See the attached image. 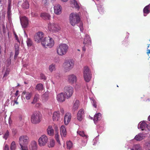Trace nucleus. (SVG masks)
Listing matches in <instances>:
<instances>
[{"mask_svg":"<svg viewBox=\"0 0 150 150\" xmlns=\"http://www.w3.org/2000/svg\"><path fill=\"white\" fill-rule=\"evenodd\" d=\"M44 35L41 32H39L37 33L34 37L35 41L38 43L41 42L42 44V42L44 41L43 39Z\"/></svg>","mask_w":150,"mask_h":150,"instance_id":"f8f14e48","label":"nucleus"},{"mask_svg":"<svg viewBox=\"0 0 150 150\" xmlns=\"http://www.w3.org/2000/svg\"><path fill=\"white\" fill-rule=\"evenodd\" d=\"M38 145L36 142L33 141L31 142L29 146L30 149L32 150H37Z\"/></svg>","mask_w":150,"mask_h":150,"instance_id":"4be33fe9","label":"nucleus"},{"mask_svg":"<svg viewBox=\"0 0 150 150\" xmlns=\"http://www.w3.org/2000/svg\"><path fill=\"white\" fill-rule=\"evenodd\" d=\"M60 113L59 111L54 112L52 115V119L54 121H57L59 120L60 118Z\"/></svg>","mask_w":150,"mask_h":150,"instance_id":"aec40b11","label":"nucleus"},{"mask_svg":"<svg viewBox=\"0 0 150 150\" xmlns=\"http://www.w3.org/2000/svg\"><path fill=\"white\" fill-rule=\"evenodd\" d=\"M14 47L15 50V58L17 57L19 53V48L18 45L16 44L15 45Z\"/></svg>","mask_w":150,"mask_h":150,"instance_id":"72a5a7b5","label":"nucleus"},{"mask_svg":"<svg viewBox=\"0 0 150 150\" xmlns=\"http://www.w3.org/2000/svg\"><path fill=\"white\" fill-rule=\"evenodd\" d=\"M66 144L67 149H71L73 146V143L70 141H67L66 142Z\"/></svg>","mask_w":150,"mask_h":150,"instance_id":"f704fd0d","label":"nucleus"},{"mask_svg":"<svg viewBox=\"0 0 150 150\" xmlns=\"http://www.w3.org/2000/svg\"><path fill=\"white\" fill-rule=\"evenodd\" d=\"M7 14L8 16V18H9L11 15V6H10V3H9L8 5V10L7 12Z\"/></svg>","mask_w":150,"mask_h":150,"instance_id":"a18cd8bd","label":"nucleus"},{"mask_svg":"<svg viewBox=\"0 0 150 150\" xmlns=\"http://www.w3.org/2000/svg\"><path fill=\"white\" fill-rule=\"evenodd\" d=\"M47 28L48 30L50 31L55 33L59 32L61 30L60 25L56 23H49Z\"/></svg>","mask_w":150,"mask_h":150,"instance_id":"20e7f679","label":"nucleus"},{"mask_svg":"<svg viewBox=\"0 0 150 150\" xmlns=\"http://www.w3.org/2000/svg\"><path fill=\"white\" fill-rule=\"evenodd\" d=\"M63 2H67L68 0H61Z\"/></svg>","mask_w":150,"mask_h":150,"instance_id":"69168bd1","label":"nucleus"},{"mask_svg":"<svg viewBox=\"0 0 150 150\" xmlns=\"http://www.w3.org/2000/svg\"><path fill=\"white\" fill-rule=\"evenodd\" d=\"M40 76L42 79H46V77H45V76L44 74H41Z\"/></svg>","mask_w":150,"mask_h":150,"instance_id":"bf43d9fd","label":"nucleus"},{"mask_svg":"<svg viewBox=\"0 0 150 150\" xmlns=\"http://www.w3.org/2000/svg\"><path fill=\"white\" fill-rule=\"evenodd\" d=\"M74 61L71 59L65 60L63 64L62 67L65 72L69 71L74 67Z\"/></svg>","mask_w":150,"mask_h":150,"instance_id":"7ed1b4c3","label":"nucleus"},{"mask_svg":"<svg viewBox=\"0 0 150 150\" xmlns=\"http://www.w3.org/2000/svg\"><path fill=\"white\" fill-rule=\"evenodd\" d=\"M9 134V133L8 130H7L4 134L3 138L5 139H7Z\"/></svg>","mask_w":150,"mask_h":150,"instance_id":"49530a36","label":"nucleus"},{"mask_svg":"<svg viewBox=\"0 0 150 150\" xmlns=\"http://www.w3.org/2000/svg\"><path fill=\"white\" fill-rule=\"evenodd\" d=\"M79 105V101L76 100L74 102L72 110L74 111L76 110L78 108Z\"/></svg>","mask_w":150,"mask_h":150,"instance_id":"5701e85b","label":"nucleus"},{"mask_svg":"<svg viewBox=\"0 0 150 150\" xmlns=\"http://www.w3.org/2000/svg\"><path fill=\"white\" fill-rule=\"evenodd\" d=\"M84 114V111L83 109H81L79 110L77 114V119L79 121H81L83 118Z\"/></svg>","mask_w":150,"mask_h":150,"instance_id":"a211bd4d","label":"nucleus"},{"mask_svg":"<svg viewBox=\"0 0 150 150\" xmlns=\"http://www.w3.org/2000/svg\"><path fill=\"white\" fill-rule=\"evenodd\" d=\"M84 46L82 47V50L85 52L86 50V47L91 45V40L90 36L87 34L85 35L83 42Z\"/></svg>","mask_w":150,"mask_h":150,"instance_id":"9b49d317","label":"nucleus"},{"mask_svg":"<svg viewBox=\"0 0 150 150\" xmlns=\"http://www.w3.org/2000/svg\"><path fill=\"white\" fill-rule=\"evenodd\" d=\"M29 141V137L25 135L20 136L19 139V143L20 146L27 145Z\"/></svg>","mask_w":150,"mask_h":150,"instance_id":"9d476101","label":"nucleus"},{"mask_svg":"<svg viewBox=\"0 0 150 150\" xmlns=\"http://www.w3.org/2000/svg\"><path fill=\"white\" fill-rule=\"evenodd\" d=\"M4 150H9V146L7 144L5 145L4 147Z\"/></svg>","mask_w":150,"mask_h":150,"instance_id":"603ef678","label":"nucleus"},{"mask_svg":"<svg viewBox=\"0 0 150 150\" xmlns=\"http://www.w3.org/2000/svg\"><path fill=\"white\" fill-rule=\"evenodd\" d=\"M41 117L42 115L40 112H35L31 115V122L33 124L38 123L40 122Z\"/></svg>","mask_w":150,"mask_h":150,"instance_id":"0eeeda50","label":"nucleus"},{"mask_svg":"<svg viewBox=\"0 0 150 150\" xmlns=\"http://www.w3.org/2000/svg\"><path fill=\"white\" fill-rule=\"evenodd\" d=\"M55 137L58 143L61 145L60 141L59 139V135L58 134L59 128L58 127H56L55 128Z\"/></svg>","mask_w":150,"mask_h":150,"instance_id":"a878e982","label":"nucleus"},{"mask_svg":"<svg viewBox=\"0 0 150 150\" xmlns=\"http://www.w3.org/2000/svg\"><path fill=\"white\" fill-rule=\"evenodd\" d=\"M83 76L85 81L86 82H89L91 79L92 74L89 68L88 67H85L84 68Z\"/></svg>","mask_w":150,"mask_h":150,"instance_id":"6e6552de","label":"nucleus"},{"mask_svg":"<svg viewBox=\"0 0 150 150\" xmlns=\"http://www.w3.org/2000/svg\"><path fill=\"white\" fill-rule=\"evenodd\" d=\"M48 96V93L47 92H45L42 96V98L43 100L46 101L47 100V98Z\"/></svg>","mask_w":150,"mask_h":150,"instance_id":"79ce46f5","label":"nucleus"},{"mask_svg":"<svg viewBox=\"0 0 150 150\" xmlns=\"http://www.w3.org/2000/svg\"><path fill=\"white\" fill-rule=\"evenodd\" d=\"M101 114L100 113L96 114L94 116L93 120L94 123L96 124V122L98 120H100L101 118Z\"/></svg>","mask_w":150,"mask_h":150,"instance_id":"473e14b6","label":"nucleus"},{"mask_svg":"<svg viewBox=\"0 0 150 150\" xmlns=\"http://www.w3.org/2000/svg\"><path fill=\"white\" fill-rule=\"evenodd\" d=\"M27 46L30 47L33 44V42L32 40L29 38H27L26 41Z\"/></svg>","mask_w":150,"mask_h":150,"instance_id":"ea45409f","label":"nucleus"},{"mask_svg":"<svg viewBox=\"0 0 150 150\" xmlns=\"http://www.w3.org/2000/svg\"><path fill=\"white\" fill-rule=\"evenodd\" d=\"M48 141V138L45 135H41L38 139V144L40 146L46 145Z\"/></svg>","mask_w":150,"mask_h":150,"instance_id":"1a4fd4ad","label":"nucleus"},{"mask_svg":"<svg viewBox=\"0 0 150 150\" xmlns=\"http://www.w3.org/2000/svg\"><path fill=\"white\" fill-rule=\"evenodd\" d=\"M19 96H18V97H17V98H15L14 99V100H13V102L15 104H18V103L17 102V100L18 98L19 97Z\"/></svg>","mask_w":150,"mask_h":150,"instance_id":"864d4df0","label":"nucleus"},{"mask_svg":"<svg viewBox=\"0 0 150 150\" xmlns=\"http://www.w3.org/2000/svg\"><path fill=\"white\" fill-rule=\"evenodd\" d=\"M18 96H19V91L18 90H17L15 93L14 96L15 97L17 96L18 97Z\"/></svg>","mask_w":150,"mask_h":150,"instance_id":"13d9d810","label":"nucleus"},{"mask_svg":"<svg viewBox=\"0 0 150 150\" xmlns=\"http://www.w3.org/2000/svg\"><path fill=\"white\" fill-rule=\"evenodd\" d=\"M91 103L93 105V106L95 108L97 107L96 102V100L93 98L91 99Z\"/></svg>","mask_w":150,"mask_h":150,"instance_id":"c03bdc74","label":"nucleus"},{"mask_svg":"<svg viewBox=\"0 0 150 150\" xmlns=\"http://www.w3.org/2000/svg\"><path fill=\"white\" fill-rule=\"evenodd\" d=\"M63 91L66 98L69 99L72 96L74 93V90L73 87L71 86L67 85L64 87Z\"/></svg>","mask_w":150,"mask_h":150,"instance_id":"423d86ee","label":"nucleus"},{"mask_svg":"<svg viewBox=\"0 0 150 150\" xmlns=\"http://www.w3.org/2000/svg\"><path fill=\"white\" fill-rule=\"evenodd\" d=\"M148 51L147 52V54H149V53L150 54V50H149L148 49Z\"/></svg>","mask_w":150,"mask_h":150,"instance_id":"774afa93","label":"nucleus"},{"mask_svg":"<svg viewBox=\"0 0 150 150\" xmlns=\"http://www.w3.org/2000/svg\"><path fill=\"white\" fill-rule=\"evenodd\" d=\"M70 4L71 6L79 9L80 7V4L78 3L75 0H71Z\"/></svg>","mask_w":150,"mask_h":150,"instance_id":"b1692460","label":"nucleus"},{"mask_svg":"<svg viewBox=\"0 0 150 150\" xmlns=\"http://www.w3.org/2000/svg\"><path fill=\"white\" fill-rule=\"evenodd\" d=\"M54 44V42L53 39L50 37L45 38L44 41L42 42V45L45 47H52Z\"/></svg>","mask_w":150,"mask_h":150,"instance_id":"39448f33","label":"nucleus"},{"mask_svg":"<svg viewBox=\"0 0 150 150\" xmlns=\"http://www.w3.org/2000/svg\"><path fill=\"white\" fill-rule=\"evenodd\" d=\"M41 105L40 103H38L36 104V106H40V105Z\"/></svg>","mask_w":150,"mask_h":150,"instance_id":"338daca9","label":"nucleus"},{"mask_svg":"<svg viewBox=\"0 0 150 150\" xmlns=\"http://www.w3.org/2000/svg\"><path fill=\"white\" fill-rule=\"evenodd\" d=\"M21 23L22 26L23 28H26L28 24V21L27 18L25 16L20 18Z\"/></svg>","mask_w":150,"mask_h":150,"instance_id":"dca6fc26","label":"nucleus"},{"mask_svg":"<svg viewBox=\"0 0 150 150\" xmlns=\"http://www.w3.org/2000/svg\"><path fill=\"white\" fill-rule=\"evenodd\" d=\"M87 142V140H86L85 141H82L81 143V145L83 146H86V144Z\"/></svg>","mask_w":150,"mask_h":150,"instance_id":"3c124183","label":"nucleus"},{"mask_svg":"<svg viewBox=\"0 0 150 150\" xmlns=\"http://www.w3.org/2000/svg\"><path fill=\"white\" fill-rule=\"evenodd\" d=\"M20 119L21 120L23 119V117L22 115H20L19 117Z\"/></svg>","mask_w":150,"mask_h":150,"instance_id":"0e129e2a","label":"nucleus"},{"mask_svg":"<svg viewBox=\"0 0 150 150\" xmlns=\"http://www.w3.org/2000/svg\"><path fill=\"white\" fill-rule=\"evenodd\" d=\"M22 94L23 96H25V99L27 100L30 99L32 95V93L26 91H23Z\"/></svg>","mask_w":150,"mask_h":150,"instance_id":"393cba45","label":"nucleus"},{"mask_svg":"<svg viewBox=\"0 0 150 150\" xmlns=\"http://www.w3.org/2000/svg\"><path fill=\"white\" fill-rule=\"evenodd\" d=\"M68 82L71 84L75 83L77 81L76 76L74 74H69L67 76Z\"/></svg>","mask_w":150,"mask_h":150,"instance_id":"ddd939ff","label":"nucleus"},{"mask_svg":"<svg viewBox=\"0 0 150 150\" xmlns=\"http://www.w3.org/2000/svg\"><path fill=\"white\" fill-rule=\"evenodd\" d=\"M69 20L70 24L73 26H75L79 22V27L81 31L83 32L84 30L83 23L82 22L80 21V18L78 14L75 13H71L69 15Z\"/></svg>","mask_w":150,"mask_h":150,"instance_id":"f257e3e1","label":"nucleus"},{"mask_svg":"<svg viewBox=\"0 0 150 150\" xmlns=\"http://www.w3.org/2000/svg\"><path fill=\"white\" fill-rule=\"evenodd\" d=\"M47 132L48 134L50 136H53L54 135V130L52 126L49 125L48 126L47 130Z\"/></svg>","mask_w":150,"mask_h":150,"instance_id":"c85d7f7f","label":"nucleus"},{"mask_svg":"<svg viewBox=\"0 0 150 150\" xmlns=\"http://www.w3.org/2000/svg\"><path fill=\"white\" fill-rule=\"evenodd\" d=\"M141 147L139 144H136L133 145V147L131 149V150H141Z\"/></svg>","mask_w":150,"mask_h":150,"instance_id":"c9c22d12","label":"nucleus"},{"mask_svg":"<svg viewBox=\"0 0 150 150\" xmlns=\"http://www.w3.org/2000/svg\"><path fill=\"white\" fill-rule=\"evenodd\" d=\"M60 111L62 115L64 114V110L63 108H61L60 109Z\"/></svg>","mask_w":150,"mask_h":150,"instance_id":"680f3d73","label":"nucleus"},{"mask_svg":"<svg viewBox=\"0 0 150 150\" xmlns=\"http://www.w3.org/2000/svg\"><path fill=\"white\" fill-rule=\"evenodd\" d=\"M17 132V130L15 129H13L12 130V133L13 135H15Z\"/></svg>","mask_w":150,"mask_h":150,"instance_id":"6e6d98bb","label":"nucleus"},{"mask_svg":"<svg viewBox=\"0 0 150 150\" xmlns=\"http://www.w3.org/2000/svg\"><path fill=\"white\" fill-rule=\"evenodd\" d=\"M147 125L145 121H143L140 122L138 124V127L141 129L143 130L144 129L146 128H147Z\"/></svg>","mask_w":150,"mask_h":150,"instance_id":"412c9836","label":"nucleus"},{"mask_svg":"<svg viewBox=\"0 0 150 150\" xmlns=\"http://www.w3.org/2000/svg\"><path fill=\"white\" fill-rule=\"evenodd\" d=\"M144 137L142 134L139 133L135 137L134 139L137 141H140L144 139Z\"/></svg>","mask_w":150,"mask_h":150,"instance_id":"7c9ffc66","label":"nucleus"},{"mask_svg":"<svg viewBox=\"0 0 150 150\" xmlns=\"http://www.w3.org/2000/svg\"><path fill=\"white\" fill-rule=\"evenodd\" d=\"M150 7L149 5H148L146 6L144 8L143 12L144 16H146L147 14L150 12Z\"/></svg>","mask_w":150,"mask_h":150,"instance_id":"cd10ccee","label":"nucleus"},{"mask_svg":"<svg viewBox=\"0 0 150 150\" xmlns=\"http://www.w3.org/2000/svg\"><path fill=\"white\" fill-rule=\"evenodd\" d=\"M60 134L62 138L65 137L67 134L66 129L64 125H62L60 128Z\"/></svg>","mask_w":150,"mask_h":150,"instance_id":"6ab92c4d","label":"nucleus"},{"mask_svg":"<svg viewBox=\"0 0 150 150\" xmlns=\"http://www.w3.org/2000/svg\"><path fill=\"white\" fill-rule=\"evenodd\" d=\"M16 143L14 141L12 142L10 146V148L11 150H15L16 149Z\"/></svg>","mask_w":150,"mask_h":150,"instance_id":"4c0bfd02","label":"nucleus"},{"mask_svg":"<svg viewBox=\"0 0 150 150\" xmlns=\"http://www.w3.org/2000/svg\"><path fill=\"white\" fill-rule=\"evenodd\" d=\"M65 97L64 92L61 93L57 95V100L61 102H63L65 100Z\"/></svg>","mask_w":150,"mask_h":150,"instance_id":"f3484780","label":"nucleus"},{"mask_svg":"<svg viewBox=\"0 0 150 150\" xmlns=\"http://www.w3.org/2000/svg\"><path fill=\"white\" fill-rule=\"evenodd\" d=\"M21 150H28L27 145L20 146Z\"/></svg>","mask_w":150,"mask_h":150,"instance_id":"09e8293b","label":"nucleus"},{"mask_svg":"<svg viewBox=\"0 0 150 150\" xmlns=\"http://www.w3.org/2000/svg\"><path fill=\"white\" fill-rule=\"evenodd\" d=\"M71 115L69 112H67L64 115V121L65 125H67L71 119Z\"/></svg>","mask_w":150,"mask_h":150,"instance_id":"4468645a","label":"nucleus"},{"mask_svg":"<svg viewBox=\"0 0 150 150\" xmlns=\"http://www.w3.org/2000/svg\"><path fill=\"white\" fill-rule=\"evenodd\" d=\"M9 74V71L8 70H6L5 73L4 75V77H6Z\"/></svg>","mask_w":150,"mask_h":150,"instance_id":"4d7b16f0","label":"nucleus"},{"mask_svg":"<svg viewBox=\"0 0 150 150\" xmlns=\"http://www.w3.org/2000/svg\"><path fill=\"white\" fill-rule=\"evenodd\" d=\"M147 128L148 129L150 130V123L149 125H147Z\"/></svg>","mask_w":150,"mask_h":150,"instance_id":"e2e57ef3","label":"nucleus"},{"mask_svg":"<svg viewBox=\"0 0 150 150\" xmlns=\"http://www.w3.org/2000/svg\"><path fill=\"white\" fill-rule=\"evenodd\" d=\"M77 133L80 136L83 137H85L86 139L87 138V136L84 134L83 131L78 130L77 131Z\"/></svg>","mask_w":150,"mask_h":150,"instance_id":"a19ab883","label":"nucleus"},{"mask_svg":"<svg viewBox=\"0 0 150 150\" xmlns=\"http://www.w3.org/2000/svg\"><path fill=\"white\" fill-rule=\"evenodd\" d=\"M29 4L27 0H24L23 2L22 5V7L25 9H27L29 8Z\"/></svg>","mask_w":150,"mask_h":150,"instance_id":"2f4dec72","label":"nucleus"},{"mask_svg":"<svg viewBox=\"0 0 150 150\" xmlns=\"http://www.w3.org/2000/svg\"><path fill=\"white\" fill-rule=\"evenodd\" d=\"M93 1L96 3V4L97 5V7H98V9L100 12V13L101 14L103 13L104 11V10L102 8V6L99 5L98 4V3L97 2H98L99 0H93Z\"/></svg>","mask_w":150,"mask_h":150,"instance_id":"bb28decb","label":"nucleus"},{"mask_svg":"<svg viewBox=\"0 0 150 150\" xmlns=\"http://www.w3.org/2000/svg\"><path fill=\"white\" fill-rule=\"evenodd\" d=\"M31 15L32 16H38V14L36 13L32 12L31 13Z\"/></svg>","mask_w":150,"mask_h":150,"instance_id":"5fc2aeb1","label":"nucleus"},{"mask_svg":"<svg viewBox=\"0 0 150 150\" xmlns=\"http://www.w3.org/2000/svg\"><path fill=\"white\" fill-rule=\"evenodd\" d=\"M55 65L54 64H52L49 65V69L50 71L52 72L55 70Z\"/></svg>","mask_w":150,"mask_h":150,"instance_id":"e433bc0d","label":"nucleus"},{"mask_svg":"<svg viewBox=\"0 0 150 150\" xmlns=\"http://www.w3.org/2000/svg\"><path fill=\"white\" fill-rule=\"evenodd\" d=\"M36 89L38 91H42L43 89V85L41 83H39L36 86Z\"/></svg>","mask_w":150,"mask_h":150,"instance_id":"58836bf2","label":"nucleus"},{"mask_svg":"<svg viewBox=\"0 0 150 150\" xmlns=\"http://www.w3.org/2000/svg\"><path fill=\"white\" fill-rule=\"evenodd\" d=\"M42 3L46 7H47L48 5V3L47 2V0H42Z\"/></svg>","mask_w":150,"mask_h":150,"instance_id":"8fccbe9b","label":"nucleus"},{"mask_svg":"<svg viewBox=\"0 0 150 150\" xmlns=\"http://www.w3.org/2000/svg\"><path fill=\"white\" fill-rule=\"evenodd\" d=\"M69 48L68 46L66 44H60L57 49V54L60 56L65 55L67 52Z\"/></svg>","mask_w":150,"mask_h":150,"instance_id":"f03ea898","label":"nucleus"},{"mask_svg":"<svg viewBox=\"0 0 150 150\" xmlns=\"http://www.w3.org/2000/svg\"><path fill=\"white\" fill-rule=\"evenodd\" d=\"M15 37L16 38V39L17 40V42H19V40L18 38V36L16 34L14 33Z\"/></svg>","mask_w":150,"mask_h":150,"instance_id":"052dcab7","label":"nucleus"},{"mask_svg":"<svg viewBox=\"0 0 150 150\" xmlns=\"http://www.w3.org/2000/svg\"><path fill=\"white\" fill-rule=\"evenodd\" d=\"M55 145V142L54 140L51 139L50 142V143L49 145V147H52L54 146Z\"/></svg>","mask_w":150,"mask_h":150,"instance_id":"37998d69","label":"nucleus"},{"mask_svg":"<svg viewBox=\"0 0 150 150\" xmlns=\"http://www.w3.org/2000/svg\"><path fill=\"white\" fill-rule=\"evenodd\" d=\"M40 16L44 19L50 20L51 18V16L49 14L44 13H41Z\"/></svg>","mask_w":150,"mask_h":150,"instance_id":"c756f323","label":"nucleus"},{"mask_svg":"<svg viewBox=\"0 0 150 150\" xmlns=\"http://www.w3.org/2000/svg\"><path fill=\"white\" fill-rule=\"evenodd\" d=\"M39 95L38 94H36L35 95L33 101L34 102H36L39 99Z\"/></svg>","mask_w":150,"mask_h":150,"instance_id":"de8ad7c7","label":"nucleus"},{"mask_svg":"<svg viewBox=\"0 0 150 150\" xmlns=\"http://www.w3.org/2000/svg\"><path fill=\"white\" fill-rule=\"evenodd\" d=\"M54 12L56 15H59L62 12V8L61 5L59 4H56L54 6Z\"/></svg>","mask_w":150,"mask_h":150,"instance_id":"2eb2a0df","label":"nucleus"}]
</instances>
